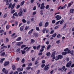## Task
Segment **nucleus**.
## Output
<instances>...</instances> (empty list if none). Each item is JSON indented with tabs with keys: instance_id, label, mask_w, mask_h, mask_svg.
Returning <instances> with one entry per match:
<instances>
[{
	"instance_id": "nucleus-53",
	"label": "nucleus",
	"mask_w": 74,
	"mask_h": 74,
	"mask_svg": "<svg viewBox=\"0 0 74 74\" xmlns=\"http://www.w3.org/2000/svg\"><path fill=\"white\" fill-rule=\"evenodd\" d=\"M68 50H69V49L66 48L65 49H64V51L65 52H67V51H68Z\"/></svg>"
},
{
	"instance_id": "nucleus-63",
	"label": "nucleus",
	"mask_w": 74,
	"mask_h": 74,
	"mask_svg": "<svg viewBox=\"0 0 74 74\" xmlns=\"http://www.w3.org/2000/svg\"><path fill=\"white\" fill-rule=\"evenodd\" d=\"M14 74H18V72L16 71L14 73Z\"/></svg>"
},
{
	"instance_id": "nucleus-23",
	"label": "nucleus",
	"mask_w": 74,
	"mask_h": 74,
	"mask_svg": "<svg viewBox=\"0 0 74 74\" xmlns=\"http://www.w3.org/2000/svg\"><path fill=\"white\" fill-rule=\"evenodd\" d=\"M56 35H57L56 33H55L52 35V37H55L56 36Z\"/></svg>"
},
{
	"instance_id": "nucleus-54",
	"label": "nucleus",
	"mask_w": 74,
	"mask_h": 74,
	"mask_svg": "<svg viewBox=\"0 0 74 74\" xmlns=\"http://www.w3.org/2000/svg\"><path fill=\"white\" fill-rule=\"evenodd\" d=\"M18 25V22L16 21L15 22V25L17 26Z\"/></svg>"
},
{
	"instance_id": "nucleus-27",
	"label": "nucleus",
	"mask_w": 74,
	"mask_h": 74,
	"mask_svg": "<svg viewBox=\"0 0 74 74\" xmlns=\"http://www.w3.org/2000/svg\"><path fill=\"white\" fill-rule=\"evenodd\" d=\"M35 42V40H34V39H32L31 40V43H34Z\"/></svg>"
},
{
	"instance_id": "nucleus-14",
	"label": "nucleus",
	"mask_w": 74,
	"mask_h": 74,
	"mask_svg": "<svg viewBox=\"0 0 74 74\" xmlns=\"http://www.w3.org/2000/svg\"><path fill=\"white\" fill-rule=\"evenodd\" d=\"M66 7H67V5L66 4H65V5L62 7H61L60 8V9L61 10H63V9H64V8H66Z\"/></svg>"
},
{
	"instance_id": "nucleus-37",
	"label": "nucleus",
	"mask_w": 74,
	"mask_h": 74,
	"mask_svg": "<svg viewBox=\"0 0 74 74\" xmlns=\"http://www.w3.org/2000/svg\"><path fill=\"white\" fill-rule=\"evenodd\" d=\"M61 36V35H60V34H58L57 35V38H60Z\"/></svg>"
},
{
	"instance_id": "nucleus-43",
	"label": "nucleus",
	"mask_w": 74,
	"mask_h": 74,
	"mask_svg": "<svg viewBox=\"0 0 74 74\" xmlns=\"http://www.w3.org/2000/svg\"><path fill=\"white\" fill-rule=\"evenodd\" d=\"M9 4H10V3L8 2V1H7L6 3V5H8Z\"/></svg>"
},
{
	"instance_id": "nucleus-24",
	"label": "nucleus",
	"mask_w": 74,
	"mask_h": 74,
	"mask_svg": "<svg viewBox=\"0 0 74 74\" xmlns=\"http://www.w3.org/2000/svg\"><path fill=\"white\" fill-rule=\"evenodd\" d=\"M24 3H25V1H23L21 2V6L23 5L24 4Z\"/></svg>"
},
{
	"instance_id": "nucleus-41",
	"label": "nucleus",
	"mask_w": 74,
	"mask_h": 74,
	"mask_svg": "<svg viewBox=\"0 0 74 74\" xmlns=\"http://www.w3.org/2000/svg\"><path fill=\"white\" fill-rule=\"evenodd\" d=\"M46 55L47 56H50L51 55V53H50V52H48L46 54Z\"/></svg>"
},
{
	"instance_id": "nucleus-1",
	"label": "nucleus",
	"mask_w": 74,
	"mask_h": 74,
	"mask_svg": "<svg viewBox=\"0 0 74 74\" xmlns=\"http://www.w3.org/2000/svg\"><path fill=\"white\" fill-rule=\"evenodd\" d=\"M22 8H20V11L18 13V15L19 16H23V11H22Z\"/></svg>"
},
{
	"instance_id": "nucleus-47",
	"label": "nucleus",
	"mask_w": 74,
	"mask_h": 74,
	"mask_svg": "<svg viewBox=\"0 0 74 74\" xmlns=\"http://www.w3.org/2000/svg\"><path fill=\"white\" fill-rule=\"evenodd\" d=\"M22 21L23 22V23H26V22L27 21L25 20V19H23L22 20Z\"/></svg>"
},
{
	"instance_id": "nucleus-36",
	"label": "nucleus",
	"mask_w": 74,
	"mask_h": 74,
	"mask_svg": "<svg viewBox=\"0 0 74 74\" xmlns=\"http://www.w3.org/2000/svg\"><path fill=\"white\" fill-rule=\"evenodd\" d=\"M20 31H23V27H20Z\"/></svg>"
},
{
	"instance_id": "nucleus-56",
	"label": "nucleus",
	"mask_w": 74,
	"mask_h": 74,
	"mask_svg": "<svg viewBox=\"0 0 74 74\" xmlns=\"http://www.w3.org/2000/svg\"><path fill=\"white\" fill-rule=\"evenodd\" d=\"M45 66V64H42L41 65V67L42 68H43V67H44Z\"/></svg>"
},
{
	"instance_id": "nucleus-6",
	"label": "nucleus",
	"mask_w": 74,
	"mask_h": 74,
	"mask_svg": "<svg viewBox=\"0 0 74 74\" xmlns=\"http://www.w3.org/2000/svg\"><path fill=\"white\" fill-rule=\"evenodd\" d=\"M71 61H70L66 65V67H70V66H71Z\"/></svg>"
},
{
	"instance_id": "nucleus-57",
	"label": "nucleus",
	"mask_w": 74,
	"mask_h": 74,
	"mask_svg": "<svg viewBox=\"0 0 74 74\" xmlns=\"http://www.w3.org/2000/svg\"><path fill=\"white\" fill-rule=\"evenodd\" d=\"M45 8H46V9H48V8H49V5H47L46 6Z\"/></svg>"
},
{
	"instance_id": "nucleus-33",
	"label": "nucleus",
	"mask_w": 74,
	"mask_h": 74,
	"mask_svg": "<svg viewBox=\"0 0 74 74\" xmlns=\"http://www.w3.org/2000/svg\"><path fill=\"white\" fill-rule=\"evenodd\" d=\"M4 32V30H0V33H3Z\"/></svg>"
},
{
	"instance_id": "nucleus-12",
	"label": "nucleus",
	"mask_w": 74,
	"mask_h": 74,
	"mask_svg": "<svg viewBox=\"0 0 74 74\" xmlns=\"http://www.w3.org/2000/svg\"><path fill=\"white\" fill-rule=\"evenodd\" d=\"M49 69V67H48L47 66H45V67L44 69L45 70L47 71Z\"/></svg>"
},
{
	"instance_id": "nucleus-38",
	"label": "nucleus",
	"mask_w": 74,
	"mask_h": 74,
	"mask_svg": "<svg viewBox=\"0 0 74 74\" xmlns=\"http://www.w3.org/2000/svg\"><path fill=\"white\" fill-rule=\"evenodd\" d=\"M50 48H51V45H48L47 47V50H48V49H50Z\"/></svg>"
},
{
	"instance_id": "nucleus-50",
	"label": "nucleus",
	"mask_w": 74,
	"mask_h": 74,
	"mask_svg": "<svg viewBox=\"0 0 74 74\" xmlns=\"http://www.w3.org/2000/svg\"><path fill=\"white\" fill-rule=\"evenodd\" d=\"M15 12V10H13L12 11L11 14H13V13H14Z\"/></svg>"
},
{
	"instance_id": "nucleus-46",
	"label": "nucleus",
	"mask_w": 74,
	"mask_h": 74,
	"mask_svg": "<svg viewBox=\"0 0 74 74\" xmlns=\"http://www.w3.org/2000/svg\"><path fill=\"white\" fill-rule=\"evenodd\" d=\"M26 47V46L25 45H22L21 47V48H24V47Z\"/></svg>"
},
{
	"instance_id": "nucleus-34",
	"label": "nucleus",
	"mask_w": 74,
	"mask_h": 74,
	"mask_svg": "<svg viewBox=\"0 0 74 74\" xmlns=\"http://www.w3.org/2000/svg\"><path fill=\"white\" fill-rule=\"evenodd\" d=\"M34 37H37L38 36V35L36 33L34 34Z\"/></svg>"
},
{
	"instance_id": "nucleus-15",
	"label": "nucleus",
	"mask_w": 74,
	"mask_h": 74,
	"mask_svg": "<svg viewBox=\"0 0 74 74\" xmlns=\"http://www.w3.org/2000/svg\"><path fill=\"white\" fill-rule=\"evenodd\" d=\"M33 31V29H32L31 30L29 31L28 32V34H31L32 33V32Z\"/></svg>"
},
{
	"instance_id": "nucleus-20",
	"label": "nucleus",
	"mask_w": 74,
	"mask_h": 74,
	"mask_svg": "<svg viewBox=\"0 0 74 74\" xmlns=\"http://www.w3.org/2000/svg\"><path fill=\"white\" fill-rule=\"evenodd\" d=\"M12 69L13 70H15L16 69V67L15 65H13L12 66Z\"/></svg>"
},
{
	"instance_id": "nucleus-60",
	"label": "nucleus",
	"mask_w": 74,
	"mask_h": 74,
	"mask_svg": "<svg viewBox=\"0 0 74 74\" xmlns=\"http://www.w3.org/2000/svg\"><path fill=\"white\" fill-rule=\"evenodd\" d=\"M21 62L22 63H24V62H25V59H24V58H23V59H22Z\"/></svg>"
},
{
	"instance_id": "nucleus-58",
	"label": "nucleus",
	"mask_w": 74,
	"mask_h": 74,
	"mask_svg": "<svg viewBox=\"0 0 74 74\" xmlns=\"http://www.w3.org/2000/svg\"><path fill=\"white\" fill-rule=\"evenodd\" d=\"M27 23V25H30V21H28Z\"/></svg>"
},
{
	"instance_id": "nucleus-2",
	"label": "nucleus",
	"mask_w": 74,
	"mask_h": 74,
	"mask_svg": "<svg viewBox=\"0 0 74 74\" xmlns=\"http://www.w3.org/2000/svg\"><path fill=\"white\" fill-rule=\"evenodd\" d=\"M55 18H56V21H59V20L61 19L62 18V17L61 16H60L59 15H58L55 16Z\"/></svg>"
},
{
	"instance_id": "nucleus-35",
	"label": "nucleus",
	"mask_w": 74,
	"mask_h": 74,
	"mask_svg": "<svg viewBox=\"0 0 74 74\" xmlns=\"http://www.w3.org/2000/svg\"><path fill=\"white\" fill-rule=\"evenodd\" d=\"M29 26H27L25 27V30H27L29 29Z\"/></svg>"
},
{
	"instance_id": "nucleus-28",
	"label": "nucleus",
	"mask_w": 74,
	"mask_h": 74,
	"mask_svg": "<svg viewBox=\"0 0 74 74\" xmlns=\"http://www.w3.org/2000/svg\"><path fill=\"white\" fill-rule=\"evenodd\" d=\"M67 54V52H63L62 53V55H66Z\"/></svg>"
},
{
	"instance_id": "nucleus-10",
	"label": "nucleus",
	"mask_w": 74,
	"mask_h": 74,
	"mask_svg": "<svg viewBox=\"0 0 74 74\" xmlns=\"http://www.w3.org/2000/svg\"><path fill=\"white\" fill-rule=\"evenodd\" d=\"M58 56V58H59V59H62L63 57V56L61 55H59Z\"/></svg>"
},
{
	"instance_id": "nucleus-13",
	"label": "nucleus",
	"mask_w": 74,
	"mask_h": 74,
	"mask_svg": "<svg viewBox=\"0 0 74 74\" xmlns=\"http://www.w3.org/2000/svg\"><path fill=\"white\" fill-rule=\"evenodd\" d=\"M16 5V4L15 3H14L12 5V7H11V10H12L13 9L14 7H15V6Z\"/></svg>"
},
{
	"instance_id": "nucleus-17",
	"label": "nucleus",
	"mask_w": 74,
	"mask_h": 74,
	"mask_svg": "<svg viewBox=\"0 0 74 74\" xmlns=\"http://www.w3.org/2000/svg\"><path fill=\"white\" fill-rule=\"evenodd\" d=\"M23 68L21 69L19 68H18L17 69V71H23Z\"/></svg>"
},
{
	"instance_id": "nucleus-9",
	"label": "nucleus",
	"mask_w": 74,
	"mask_h": 74,
	"mask_svg": "<svg viewBox=\"0 0 74 74\" xmlns=\"http://www.w3.org/2000/svg\"><path fill=\"white\" fill-rule=\"evenodd\" d=\"M9 63H10V62H5L4 64V66H7Z\"/></svg>"
},
{
	"instance_id": "nucleus-16",
	"label": "nucleus",
	"mask_w": 74,
	"mask_h": 74,
	"mask_svg": "<svg viewBox=\"0 0 74 74\" xmlns=\"http://www.w3.org/2000/svg\"><path fill=\"white\" fill-rule=\"evenodd\" d=\"M73 4V2H71L68 4V7H70L71 5Z\"/></svg>"
},
{
	"instance_id": "nucleus-45",
	"label": "nucleus",
	"mask_w": 74,
	"mask_h": 74,
	"mask_svg": "<svg viewBox=\"0 0 74 74\" xmlns=\"http://www.w3.org/2000/svg\"><path fill=\"white\" fill-rule=\"evenodd\" d=\"M36 14H37V12L34 11L33 12L32 14L33 15H36Z\"/></svg>"
},
{
	"instance_id": "nucleus-11",
	"label": "nucleus",
	"mask_w": 74,
	"mask_h": 74,
	"mask_svg": "<svg viewBox=\"0 0 74 74\" xmlns=\"http://www.w3.org/2000/svg\"><path fill=\"white\" fill-rule=\"evenodd\" d=\"M49 24V22H46L45 25V27H47L48 26Z\"/></svg>"
},
{
	"instance_id": "nucleus-61",
	"label": "nucleus",
	"mask_w": 74,
	"mask_h": 74,
	"mask_svg": "<svg viewBox=\"0 0 74 74\" xmlns=\"http://www.w3.org/2000/svg\"><path fill=\"white\" fill-rule=\"evenodd\" d=\"M55 20H53L52 21V23H55Z\"/></svg>"
},
{
	"instance_id": "nucleus-18",
	"label": "nucleus",
	"mask_w": 74,
	"mask_h": 74,
	"mask_svg": "<svg viewBox=\"0 0 74 74\" xmlns=\"http://www.w3.org/2000/svg\"><path fill=\"white\" fill-rule=\"evenodd\" d=\"M7 16V14L5 13L3 16V18H5Z\"/></svg>"
},
{
	"instance_id": "nucleus-51",
	"label": "nucleus",
	"mask_w": 74,
	"mask_h": 74,
	"mask_svg": "<svg viewBox=\"0 0 74 74\" xmlns=\"http://www.w3.org/2000/svg\"><path fill=\"white\" fill-rule=\"evenodd\" d=\"M32 65V63H30L29 64L28 66V67H30V66H31Z\"/></svg>"
},
{
	"instance_id": "nucleus-21",
	"label": "nucleus",
	"mask_w": 74,
	"mask_h": 74,
	"mask_svg": "<svg viewBox=\"0 0 74 74\" xmlns=\"http://www.w3.org/2000/svg\"><path fill=\"white\" fill-rule=\"evenodd\" d=\"M21 39H22L20 37H19L17 38L16 40V41H21Z\"/></svg>"
},
{
	"instance_id": "nucleus-40",
	"label": "nucleus",
	"mask_w": 74,
	"mask_h": 74,
	"mask_svg": "<svg viewBox=\"0 0 74 74\" xmlns=\"http://www.w3.org/2000/svg\"><path fill=\"white\" fill-rule=\"evenodd\" d=\"M42 26V22H40L39 23V26H40L41 27V26Z\"/></svg>"
},
{
	"instance_id": "nucleus-31",
	"label": "nucleus",
	"mask_w": 74,
	"mask_h": 74,
	"mask_svg": "<svg viewBox=\"0 0 74 74\" xmlns=\"http://www.w3.org/2000/svg\"><path fill=\"white\" fill-rule=\"evenodd\" d=\"M59 60V57L58 56L56 57L55 58V60Z\"/></svg>"
},
{
	"instance_id": "nucleus-32",
	"label": "nucleus",
	"mask_w": 74,
	"mask_h": 74,
	"mask_svg": "<svg viewBox=\"0 0 74 74\" xmlns=\"http://www.w3.org/2000/svg\"><path fill=\"white\" fill-rule=\"evenodd\" d=\"M7 48V46H4L2 47L1 48V49H4V48Z\"/></svg>"
},
{
	"instance_id": "nucleus-44",
	"label": "nucleus",
	"mask_w": 74,
	"mask_h": 74,
	"mask_svg": "<svg viewBox=\"0 0 74 74\" xmlns=\"http://www.w3.org/2000/svg\"><path fill=\"white\" fill-rule=\"evenodd\" d=\"M30 48H31V47H29L28 49H27L26 50V52H28V51H29V50H30Z\"/></svg>"
},
{
	"instance_id": "nucleus-30",
	"label": "nucleus",
	"mask_w": 74,
	"mask_h": 74,
	"mask_svg": "<svg viewBox=\"0 0 74 74\" xmlns=\"http://www.w3.org/2000/svg\"><path fill=\"white\" fill-rule=\"evenodd\" d=\"M40 47H41V45H40L38 46L37 47V49L38 50L40 48Z\"/></svg>"
},
{
	"instance_id": "nucleus-39",
	"label": "nucleus",
	"mask_w": 74,
	"mask_h": 74,
	"mask_svg": "<svg viewBox=\"0 0 74 74\" xmlns=\"http://www.w3.org/2000/svg\"><path fill=\"white\" fill-rule=\"evenodd\" d=\"M4 60H5V58H3L0 61L1 63H3V61H4Z\"/></svg>"
},
{
	"instance_id": "nucleus-25",
	"label": "nucleus",
	"mask_w": 74,
	"mask_h": 74,
	"mask_svg": "<svg viewBox=\"0 0 74 74\" xmlns=\"http://www.w3.org/2000/svg\"><path fill=\"white\" fill-rule=\"evenodd\" d=\"M74 10L73 9H71L70 10V12L71 13H73V12H74Z\"/></svg>"
},
{
	"instance_id": "nucleus-5",
	"label": "nucleus",
	"mask_w": 74,
	"mask_h": 74,
	"mask_svg": "<svg viewBox=\"0 0 74 74\" xmlns=\"http://www.w3.org/2000/svg\"><path fill=\"white\" fill-rule=\"evenodd\" d=\"M68 53H70L72 56H74L73 50H72L71 51L70 50H69L68 51Z\"/></svg>"
},
{
	"instance_id": "nucleus-22",
	"label": "nucleus",
	"mask_w": 74,
	"mask_h": 74,
	"mask_svg": "<svg viewBox=\"0 0 74 74\" xmlns=\"http://www.w3.org/2000/svg\"><path fill=\"white\" fill-rule=\"evenodd\" d=\"M13 16H18V13L17 12H15V13L13 14Z\"/></svg>"
},
{
	"instance_id": "nucleus-26",
	"label": "nucleus",
	"mask_w": 74,
	"mask_h": 74,
	"mask_svg": "<svg viewBox=\"0 0 74 74\" xmlns=\"http://www.w3.org/2000/svg\"><path fill=\"white\" fill-rule=\"evenodd\" d=\"M11 6H12V3H10L8 7V8H9V9H10V8H11Z\"/></svg>"
},
{
	"instance_id": "nucleus-19",
	"label": "nucleus",
	"mask_w": 74,
	"mask_h": 74,
	"mask_svg": "<svg viewBox=\"0 0 74 74\" xmlns=\"http://www.w3.org/2000/svg\"><path fill=\"white\" fill-rule=\"evenodd\" d=\"M21 51L22 53V54L23 55V54H25V53H26V51L25 50H21Z\"/></svg>"
},
{
	"instance_id": "nucleus-64",
	"label": "nucleus",
	"mask_w": 74,
	"mask_h": 74,
	"mask_svg": "<svg viewBox=\"0 0 74 74\" xmlns=\"http://www.w3.org/2000/svg\"><path fill=\"white\" fill-rule=\"evenodd\" d=\"M30 69H31V67H29L27 68L26 69L28 70H30Z\"/></svg>"
},
{
	"instance_id": "nucleus-3",
	"label": "nucleus",
	"mask_w": 74,
	"mask_h": 74,
	"mask_svg": "<svg viewBox=\"0 0 74 74\" xmlns=\"http://www.w3.org/2000/svg\"><path fill=\"white\" fill-rule=\"evenodd\" d=\"M2 71L5 74H7L8 73V70H6L4 68L3 69Z\"/></svg>"
},
{
	"instance_id": "nucleus-49",
	"label": "nucleus",
	"mask_w": 74,
	"mask_h": 74,
	"mask_svg": "<svg viewBox=\"0 0 74 74\" xmlns=\"http://www.w3.org/2000/svg\"><path fill=\"white\" fill-rule=\"evenodd\" d=\"M66 24H65L64 25V26L63 29H66Z\"/></svg>"
},
{
	"instance_id": "nucleus-4",
	"label": "nucleus",
	"mask_w": 74,
	"mask_h": 74,
	"mask_svg": "<svg viewBox=\"0 0 74 74\" xmlns=\"http://www.w3.org/2000/svg\"><path fill=\"white\" fill-rule=\"evenodd\" d=\"M44 3H42L40 7V9L41 10H43L44 9V8H45V6H44Z\"/></svg>"
},
{
	"instance_id": "nucleus-7",
	"label": "nucleus",
	"mask_w": 74,
	"mask_h": 74,
	"mask_svg": "<svg viewBox=\"0 0 74 74\" xmlns=\"http://www.w3.org/2000/svg\"><path fill=\"white\" fill-rule=\"evenodd\" d=\"M23 44V42H18L17 43V45L18 46H20V45L21 44Z\"/></svg>"
},
{
	"instance_id": "nucleus-42",
	"label": "nucleus",
	"mask_w": 74,
	"mask_h": 74,
	"mask_svg": "<svg viewBox=\"0 0 74 74\" xmlns=\"http://www.w3.org/2000/svg\"><path fill=\"white\" fill-rule=\"evenodd\" d=\"M64 22V20H62L60 23V25H62Z\"/></svg>"
},
{
	"instance_id": "nucleus-55",
	"label": "nucleus",
	"mask_w": 74,
	"mask_h": 74,
	"mask_svg": "<svg viewBox=\"0 0 74 74\" xmlns=\"http://www.w3.org/2000/svg\"><path fill=\"white\" fill-rule=\"evenodd\" d=\"M36 10V6H35L33 8V10L35 11Z\"/></svg>"
},
{
	"instance_id": "nucleus-29",
	"label": "nucleus",
	"mask_w": 74,
	"mask_h": 74,
	"mask_svg": "<svg viewBox=\"0 0 74 74\" xmlns=\"http://www.w3.org/2000/svg\"><path fill=\"white\" fill-rule=\"evenodd\" d=\"M5 52H3L1 54V56H4L5 55Z\"/></svg>"
},
{
	"instance_id": "nucleus-8",
	"label": "nucleus",
	"mask_w": 74,
	"mask_h": 74,
	"mask_svg": "<svg viewBox=\"0 0 74 74\" xmlns=\"http://www.w3.org/2000/svg\"><path fill=\"white\" fill-rule=\"evenodd\" d=\"M55 53H56V51H54L53 52L51 56V57L53 58L54 56H55Z\"/></svg>"
},
{
	"instance_id": "nucleus-62",
	"label": "nucleus",
	"mask_w": 74,
	"mask_h": 74,
	"mask_svg": "<svg viewBox=\"0 0 74 74\" xmlns=\"http://www.w3.org/2000/svg\"><path fill=\"white\" fill-rule=\"evenodd\" d=\"M44 51V49H42L40 50V52H42Z\"/></svg>"
},
{
	"instance_id": "nucleus-59",
	"label": "nucleus",
	"mask_w": 74,
	"mask_h": 74,
	"mask_svg": "<svg viewBox=\"0 0 74 74\" xmlns=\"http://www.w3.org/2000/svg\"><path fill=\"white\" fill-rule=\"evenodd\" d=\"M6 28L7 29H10V27H9V26H8V25H7L6 27Z\"/></svg>"
},
{
	"instance_id": "nucleus-52",
	"label": "nucleus",
	"mask_w": 74,
	"mask_h": 74,
	"mask_svg": "<svg viewBox=\"0 0 74 74\" xmlns=\"http://www.w3.org/2000/svg\"><path fill=\"white\" fill-rule=\"evenodd\" d=\"M61 22L60 21H58L56 23L55 25H58V24L59 23V22Z\"/></svg>"
},
{
	"instance_id": "nucleus-48",
	"label": "nucleus",
	"mask_w": 74,
	"mask_h": 74,
	"mask_svg": "<svg viewBox=\"0 0 74 74\" xmlns=\"http://www.w3.org/2000/svg\"><path fill=\"white\" fill-rule=\"evenodd\" d=\"M20 8V5H17L16 6V9H18V8Z\"/></svg>"
}]
</instances>
